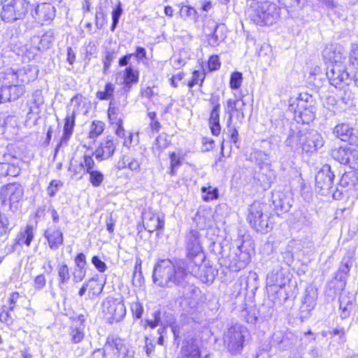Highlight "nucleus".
Wrapping results in <instances>:
<instances>
[{"instance_id": "50", "label": "nucleus", "mask_w": 358, "mask_h": 358, "mask_svg": "<svg viewBox=\"0 0 358 358\" xmlns=\"http://www.w3.org/2000/svg\"><path fill=\"white\" fill-rule=\"evenodd\" d=\"M119 110L113 106L112 101L110 102L109 108L108 110V116L112 124H118V121L121 120L117 117Z\"/></svg>"}, {"instance_id": "39", "label": "nucleus", "mask_w": 358, "mask_h": 358, "mask_svg": "<svg viewBox=\"0 0 358 358\" xmlns=\"http://www.w3.org/2000/svg\"><path fill=\"white\" fill-rule=\"evenodd\" d=\"M115 86L113 84L108 83L105 85L103 91H98L96 92V98L100 100H109L113 97Z\"/></svg>"}, {"instance_id": "21", "label": "nucleus", "mask_w": 358, "mask_h": 358, "mask_svg": "<svg viewBox=\"0 0 358 358\" xmlns=\"http://www.w3.org/2000/svg\"><path fill=\"white\" fill-rule=\"evenodd\" d=\"M55 8L50 3H43L36 6L32 16L38 22L51 20L55 17Z\"/></svg>"}, {"instance_id": "41", "label": "nucleus", "mask_w": 358, "mask_h": 358, "mask_svg": "<svg viewBox=\"0 0 358 358\" xmlns=\"http://www.w3.org/2000/svg\"><path fill=\"white\" fill-rule=\"evenodd\" d=\"M201 192L203 194L202 198L206 201H210L218 198L219 194L217 188H213L211 186L203 187Z\"/></svg>"}, {"instance_id": "42", "label": "nucleus", "mask_w": 358, "mask_h": 358, "mask_svg": "<svg viewBox=\"0 0 358 358\" xmlns=\"http://www.w3.org/2000/svg\"><path fill=\"white\" fill-rule=\"evenodd\" d=\"M88 174L90 175L89 181L94 187L100 186L103 181V174L98 170L91 171Z\"/></svg>"}, {"instance_id": "37", "label": "nucleus", "mask_w": 358, "mask_h": 358, "mask_svg": "<svg viewBox=\"0 0 358 358\" xmlns=\"http://www.w3.org/2000/svg\"><path fill=\"white\" fill-rule=\"evenodd\" d=\"M346 65L350 71L358 68V43L352 44L349 55L347 56Z\"/></svg>"}, {"instance_id": "47", "label": "nucleus", "mask_w": 358, "mask_h": 358, "mask_svg": "<svg viewBox=\"0 0 358 358\" xmlns=\"http://www.w3.org/2000/svg\"><path fill=\"white\" fill-rule=\"evenodd\" d=\"M115 58V52L113 50H108L106 52V55L104 58L103 59V73L104 74L108 73V70L109 69L111 62Z\"/></svg>"}, {"instance_id": "14", "label": "nucleus", "mask_w": 358, "mask_h": 358, "mask_svg": "<svg viewBox=\"0 0 358 358\" xmlns=\"http://www.w3.org/2000/svg\"><path fill=\"white\" fill-rule=\"evenodd\" d=\"M185 247L187 250V262L194 260V258L202 252L201 235L196 230H191L185 238Z\"/></svg>"}, {"instance_id": "46", "label": "nucleus", "mask_w": 358, "mask_h": 358, "mask_svg": "<svg viewBox=\"0 0 358 358\" xmlns=\"http://www.w3.org/2000/svg\"><path fill=\"white\" fill-rule=\"evenodd\" d=\"M180 14L182 17L189 18L191 20H196L197 18V12L196 10L189 6H182L180 10Z\"/></svg>"}, {"instance_id": "64", "label": "nucleus", "mask_w": 358, "mask_h": 358, "mask_svg": "<svg viewBox=\"0 0 358 358\" xmlns=\"http://www.w3.org/2000/svg\"><path fill=\"white\" fill-rule=\"evenodd\" d=\"M76 267L85 268L86 257L83 253H79L75 258Z\"/></svg>"}, {"instance_id": "22", "label": "nucleus", "mask_w": 358, "mask_h": 358, "mask_svg": "<svg viewBox=\"0 0 358 358\" xmlns=\"http://www.w3.org/2000/svg\"><path fill=\"white\" fill-rule=\"evenodd\" d=\"M143 228L150 233H152L157 229H161L164 227V221L160 220L159 216L155 215L150 211L143 213Z\"/></svg>"}, {"instance_id": "38", "label": "nucleus", "mask_w": 358, "mask_h": 358, "mask_svg": "<svg viewBox=\"0 0 358 358\" xmlns=\"http://www.w3.org/2000/svg\"><path fill=\"white\" fill-rule=\"evenodd\" d=\"M353 130L354 128L350 127L349 124L342 123L334 127V133L341 141L346 142L345 137H348L351 131Z\"/></svg>"}, {"instance_id": "53", "label": "nucleus", "mask_w": 358, "mask_h": 358, "mask_svg": "<svg viewBox=\"0 0 358 358\" xmlns=\"http://www.w3.org/2000/svg\"><path fill=\"white\" fill-rule=\"evenodd\" d=\"M339 98L343 103L350 106L353 102L354 94L349 89H345L341 92Z\"/></svg>"}, {"instance_id": "25", "label": "nucleus", "mask_w": 358, "mask_h": 358, "mask_svg": "<svg viewBox=\"0 0 358 358\" xmlns=\"http://www.w3.org/2000/svg\"><path fill=\"white\" fill-rule=\"evenodd\" d=\"M354 151L350 148L340 147L332 150L331 156L341 164L350 166Z\"/></svg>"}, {"instance_id": "40", "label": "nucleus", "mask_w": 358, "mask_h": 358, "mask_svg": "<svg viewBox=\"0 0 358 358\" xmlns=\"http://www.w3.org/2000/svg\"><path fill=\"white\" fill-rule=\"evenodd\" d=\"M104 130V123L101 121H93L90 126V131L89 137L90 138H95L100 136Z\"/></svg>"}, {"instance_id": "12", "label": "nucleus", "mask_w": 358, "mask_h": 358, "mask_svg": "<svg viewBox=\"0 0 358 358\" xmlns=\"http://www.w3.org/2000/svg\"><path fill=\"white\" fill-rule=\"evenodd\" d=\"M203 32L208 36V44L215 47L227 37V28L224 24H217L210 19L203 24Z\"/></svg>"}, {"instance_id": "32", "label": "nucleus", "mask_w": 358, "mask_h": 358, "mask_svg": "<svg viewBox=\"0 0 358 358\" xmlns=\"http://www.w3.org/2000/svg\"><path fill=\"white\" fill-rule=\"evenodd\" d=\"M34 238V228L31 225H27L24 230L20 231L15 238V245L23 244L29 246Z\"/></svg>"}, {"instance_id": "1", "label": "nucleus", "mask_w": 358, "mask_h": 358, "mask_svg": "<svg viewBox=\"0 0 358 358\" xmlns=\"http://www.w3.org/2000/svg\"><path fill=\"white\" fill-rule=\"evenodd\" d=\"M192 275L204 283H211L215 278L216 271L212 266H199L194 260L178 261L174 264L165 259L155 264L152 278L159 287L182 289V296L188 298L196 291V287L189 282Z\"/></svg>"}, {"instance_id": "52", "label": "nucleus", "mask_w": 358, "mask_h": 358, "mask_svg": "<svg viewBox=\"0 0 358 358\" xmlns=\"http://www.w3.org/2000/svg\"><path fill=\"white\" fill-rule=\"evenodd\" d=\"M152 318L147 320L148 324L152 329H155L158 325H164V323L161 321V312L159 310L155 311L152 315Z\"/></svg>"}, {"instance_id": "51", "label": "nucleus", "mask_w": 358, "mask_h": 358, "mask_svg": "<svg viewBox=\"0 0 358 358\" xmlns=\"http://www.w3.org/2000/svg\"><path fill=\"white\" fill-rule=\"evenodd\" d=\"M352 306V304L350 301H348L346 303H345L343 300H340V315L342 319H345L349 317Z\"/></svg>"}, {"instance_id": "17", "label": "nucleus", "mask_w": 358, "mask_h": 358, "mask_svg": "<svg viewBox=\"0 0 358 358\" xmlns=\"http://www.w3.org/2000/svg\"><path fill=\"white\" fill-rule=\"evenodd\" d=\"M25 92L24 86L17 83H6L5 76H3V84L1 87V96L3 101L16 100Z\"/></svg>"}, {"instance_id": "63", "label": "nucleus", "mask_w": 358, "mask_h": 358, "mask_svg": "<svg viewBox=\"0 0 358 358\" xmlns=\"http://www.w3.org/2000/svg\"><path fill=\"white\" fill-rule=\"evenodd\" d=\"M346 142L349 144L358 147V129H354L348 137H345Z\"/></svg>"}, {"instance_id": "18", "label": "nucleus", "mask_w": 358, "mask_h": 358, "mask_svg": "<svg viewBox=\"0 0 358 358\" xmlns=\"http://www.w3.org/2000/svg\"><path fill=\"white\" fill-rule=\"evenodd\" d=\"M116 146L112 137L107 136L101 142L99 146L95 150L94 155L96 159L99 160H104L110 157L115 150Z\"/></svg>"}, {"instance_id": "48", "label": "nucleus", "mask_w": 358, "mask_h": 358, "mask_svg": "<svg viewBox=\"0 0 358 358\" xmlns=\"http://www.w3.org/2000/svg\"><path fill=\"white\" fill-rule=\"evenodd\" d=\"M82 162L85 173H89L90 172L96 170L94 169L95 163L92 156L85 155L83 157Z\"/></svg>"}, {"instance_id": "33", "label": "nucleus", "mask_w": 358, "mask_h": 358, "mask_svg": "<svg viewBox=\"0 0 358 358\" xmlns=\"http://www.w3.org/2000/svg\"><path fill=\"white\" fill-rule=\"evenodd\" d=\"M220 105L217 104L213 108L210 119L209 124L213 135L217 136L220 133L221 127L220 124Z\"/></svg>"}, {"instance_id": "30", "label": "nucleus", "mask_w": 358, "mask_h": 358, "mask_svg": "<svg viewBox=\"0 0 358 358\" xmlns=\"http://www.w3.org/2000/svg\"><path fill=\"white\" fill-rule=\"evenodd\" d=\"M105 346L112 350L117 357H120L122 351L127 347L122 339L114 335L108 336Z\"/></svg>"}, {"instance_id": "11", "label": "nucleus", "mask_w": 358, "mask_h": 358, "mask_svg": "<svg viewBox=\"0 0 358 358\" xmlns=\"http://www.w3.org/2000/svg\"><path fill=\"white\" fill-rule=\"evenodd\" d=\"M0 195L3 202H9L10 208H17L24 196V188L20 183L10 182L1 187Z\"/></svg>"}, {"instance_id": "31", "label": "nucleus", "mask_w": 358, "mask_h": 358, "mask_svg": "<svg viewBox=\"0 0 358 358\" xmlns=\"http://www.w3.org/2000/svg\"><path fill=\"white\" fill-rule=\"evenodd\" d=\"M138 81V72L134 70L131 66L126 68L124 70L123 89L125 92H129L133 84H136Z\"/></svg>"}, {"instance_id": "6", "label": "nucleus", "mask_w": 358, "mask_h": 358, "mask_svg": "<svg viewBox=\"0 0 358 358\" xmlns=\"http://www.w3.org/2000/svg\"><path fill=\"white\" fill-rule=\"evenodd\" d=\"M29 3L26 0H13L4 5L1 12V17L5 22L13 23L22 20L26 15Z\"/></svg>"}, {"instance_id": "60", "label": "nucleus", "mask_w": 358, "mask_h": 358, "mask_svg": "<svg viewBox=\"0 0 358 358\" xmlns=\"http://www.w3.org/2000/svg\"><path fill=\"white\" fill-rule=\"evenodd\" d=\"M127 162V166L131 171H138L140 169L141 162L134 157L128 156V159H126Z\"/></svg>"}, {"instance_id": "54", "label": "nucleus", "mask_w": 358, "mask_h": 358, "mask_svg": "<svg viewBox=\"0 0 358 358\" xmlns=\"http://www.w3.org/2000/svg\"><path fill=\"white\" fill-rule=\"evenodd\" d=\"M87 270L85 268L75 267L73 271V281L75 283L81 282L85 277Z\"/></svg>"}, {"instance_id": "34", "label": "nucleus", "mask_w": 358, "mask_h": 358, "mask_svg": "<svg viewBox=\"0 0 358 358\" xmlns=\"http://www.w3.org/2000/svg\"><path fill=\"white\" fill-rule=\"evenodd\" d=\"M75 110H73L72 113H68L64 119V131L62 137V141H68L73 132L75 127Z\"/></svg>"}, {"instance_id": "55", "label": "nucleus", "mask_w": 358, "mask_h": 358, "mask_svg": "<svg viewBox=\"0 0 358 358\" xmlns=\"http://www.w3.org/2000/svg\"><path fill=\"white\" fill-rule=\"evenodd\" d=\"M69 170V171L73 173L74 175L83 176L85 173L82 160L79 163L77 162H71Z\"/></svg>"}, {"instance_id": "61", "label": "nucleus", "mask_w": 358, "mask_h": 358, "mask_svg": "<svg viewBox=\"0 0 358 358\" xmlns=\"http://www.w3.org/2000/svg\"><path fill=\"white\" fill-rule=\"evenodd\" d=\"M208 67L210 71H215L220 69V62L217 55H213L209 58Z\"/></svg>"}, {"instance_id": "36", "label": "nucleus", "mask_w": 358, "mask_h": 358, "mask_svg": "<svg viewBox=\"0 0 358 358\" xmlns=\"http://www.w3.org/2000/svg\"><path fill=\"white\" fill-rule=\"evenodd\" d=\"M243 95H241L240 98L236 99L235 100L230 99L228 101V108L231 111H234L236 113V116L238 118L243 119L244 118V106L245 102L243 101Z\"/></svg>"}, {"instance_id": "44", "label": "nucleus", "mask_w": 358, "mask_h": 358, "mask_svg": "<svg viewBox=\"0 0 358 358\" xmlns=\"http://www.w3.org/2000/svg\"><path fill=\"white\" fill-rule=\"evenodd\" d=\"M54 41V33L52 30L47 31L44 33L40 41V45L43 49L49 48L50 44Z\"/></svg>"}, {"instance_id": "62", "label": "nucleus", "mask_w": 358, "mask_h": 358, "mask_svg": "<svg viewBox=\"0 0 358 358\" xmlns=\"http://www.w3.org/2000/svg\"><path fill=\"white\" fill-rule=\"evenodd\" d=\"M131 311L133 313L134 316L136 318L139 319L141 317L143 309L142 306L138 302H134L131 303Z\"/></svg>"}, {"instance_id": "4", "label": "nucleus", "mask_w": 358, "mask_h": 358, "mask_svg": "<svg viewBox=\"0 0 358 358\" xmlns=\"http://www.w3.org/2000/svg\"><path fill=\"white\" fill-rule=\"evenodd\" d=\"M289 110L293 112L295 117L299 118L298 121H301L303 124H308L315 117L313 97L308 94H300L297 99L291 100Z\"/></svg>"}, {"instance_id": "43", "label": "nucleus", "mask_w": 358, "mask_h": 358, "mask_svg": "<svg viewBox=\"0 0 358 358\" xmlns=\"http://www.w3.org/2000/svg\"><path fill=\"white\" fill-rule=\"evenodd\" d=\"M243 74L241 72H233L231 74L230 80H229V85L230 87L232 90H237L238 89L242 83H243Z\"/></svg>"}, {"instance_id": "5", "label": "nucleus", "mask_w": 358, "mask_h": 358, "mask_svg": "<svg viewBox=\"0 0 358 358\" xmlns=\"http://www.w3.org/2000/svg\"><path fill=\"white\" fill-rule=\"evenodd\" d=\"M6 83H17L18 85L28 84L37 77V69L31 65H26L22 68H9L3 73Z\"/></svg>"}, {"instance_id": "26", "label": "nucleus", "mask_w": 358, "mask_h": 358, "mask_svg": "<svg viewBox=\"0 0 358 358\" xmlns=\"http://www.w3.org/2000/svg\"><path fill=\"white\" fill-rule=\"evenodd\" d=\"M58 287L64 290L71 279L70 270L68 265L62 262L57 266Z\"/></svg>"}, {"instance_id": "7", "label": "nucleus", "mask_w": 358, "mask_h": 358, "mask_svg": "<svg viewBox=\"0 0 358 358\" xmlns=\"http://www.w3.org/2000/svg\"><path fill=\"white\" fill-rule=\"evenodd\" d=\"M22 160L0 148V178L17 177L21 173Z\"/></svg>"}, {"instance_id": "23", "label": "nucleus", "mask_w": 358, "mask_h": 358, "mask_svg": "<svg viewBox=\"0 0 358 358\" xmlns=\"http://www.w3.org/2000/svg\"><path fill=\"white\" fill-rule=\"evenodd\" d=\"M339 185L346 190H358V173L355 171L345 172L340 180Z\"/></svg>"}, {"instance_id": "9", "label": "nucleus", "mask_w": 358, "mask_h": 358, "mask_svg": "<svg viewBox=\"0 0 358 358\" xmlns=\"http://www.w3.org/2000/svg\"><path fill=\"white\" fill-rule=\"evenodd\" d=\"M264 206L258 202L250 206V213L248 215V220L251 227L257 231L266 233L268 231V223L267 216L263 214Z\"/></svg>"}, {"instance_id": "13", "label": "nucleus", "mask_w": 358, "mask_h": 358, "mask_svg": "<svg viewBox=\"0 0 358 358\" xmlns=\"http://www.w3.org/2000/svg\"><path fill=\"white\" fill-rule=\"evenodd\" d=\"M244 335L241 327H230L224 335V343L232 354L239 353L243 348Z\"/></svg>"}, {"instance_id": "24", "label": "nucleus", "mask_w": 358, "mask_h": 358, "mask_svg": "<svg viewBox=\"0 0 358 358\" xmlns=\"http://www.w3.org/2000/svg\"><path fill=\"white\" fill-rule=\"evenodd\" d=\"M43 103L44 99L42 91L40 90H35L32 93L31 99L27 101V106H29L28 115L31 113L39 114Z\"/></svg>"}, {"instance_id": "58", "label": "nucleus", "mask_w": 358, "mask_h": 358, "mask_svg": "<svg viewBox=\"0 0 358 358\" xmlns=\"http://www.w3.org/2000/svg\"><path fill=\"white\" fill-rule=\"evenodd\" d=\"M46 285V279L43 274L38 275L34 280V287L36 289H42Z\"/></svg>"}, {"instance_id": "3", "label": "nucleus", "mask_w": 358, "mask_h": 358, "mask_svg": "<svg viewBox=\"0 0 358 358\" xmlns=\"http://www.w3.org/2000/svg\"><path fill=\"white\" fill-rule=\"evenodd\" d=\"M249 16L255 24L260 26L272 25L280 17L279 9L275 3L253 1L248 9Z\"/></svg>"}, {"instance_id": "49", "label": "nucleus", "mask_w": 358, "mask_h": 358, "mask_svg": "<svg viewBox=\"0 0 358 358\" xmlns=\"http://www.w3.org/2000/svg\"><path fill=\"white\" fill-rule=\"evenodd\" d=\"M62 185L63 183L61 180H52L47 188L48 194L51 197L55 196L57 192L59 191V188L62 186Z\"/></svg>"}, {"instance_id": "2", "label": "nucleus", "mask_w": 358, "mask_h": 358, "mask_svg": "<svg viewBox=\"0 0 358 358\" xmlns=\"http://www.w3.org/2000/svg\"><path fill=\"white\" fill-rule=\"evenodd\" d=\"M285 143L292 149L301 148L303 152H313L321 148L324 141L322 136L316 131L292 129Z\"/></svg>"}, {"instance_id": "19", "label": "nucleus", "mask_w": 358, "mask_h": 358, "mask_svg": "<svg viewBox=\"0 0 358 358\" xmlns=\"http://www.w3.org/2000/svg\"><path fill=\"white\" fill-rule=\"evenodd\" d=\"M317 298V290L313 287L306 289L305 295L302 300V305L300 308L301 317H306L309 313L314 309Z\"/></svg>"}, {"instance_id": "59", "label": "nucleus", "mask_w": 358, "mask_h": 358, "mask_svg": "<svg viewBox=\"0 0 358 358\" xmlns=\"http://www.w3.org/2000/svg\"><path fill=\"white\" fill-rule=\"evenodd\" d=\"M92 263L99 272H104L107 269L105 262L101 261L97 256H94L92 258Z\"/></svg>"}, {"instance_id": "10", "label": "nucleus", "mask_w": 358, "mask_h": 358, "mask_svg": "<svg viewBox=\"0 0 358 358\" xmlns=\"http://www.w3.org/2000/svg\"><path fill=\"white\" fill-rule=\"evenodd\" d=\"M350 69L344 64H331L327 66V76L331 85L338 87L343 83L350 81Z\"/></svg>"}, {"instance_id": "35", "label": "nucleus", "mask_w": 358, "mask_h": 358, "mask_svg": "<svg viewBox=\"0 0 358 358\" xmlns=\"http://www.w3.org/2000/svg\"><path fill=\"white\" fill-rule=\"evenodd\" d=\"M69 335L73 343H79L85 337V324H72L70 327Z\"/></svg>"}, {"instance_id": "57", "label": "nucleus", "mask_w": 358, "mask_h": 358, "mask_svg": "<svg viewBox=\"0 0 358 358\" xmlns=\"http://www.w3.org/2000/svg\"><path fill=\"white\" fill-rule=\"evenodd\" d=\"M122 13V9L120 5H119L115 9H114L113 10V13H112L113 23L111 25V31H114L115 29L116 28V26L119 22V19H120Z\"/></svg>"}, {"instance_id": "16", "label": "nucleus", "mask_w": 358, "mask_h": 358, "mask_svg": "<svg viewBox=\"0 0 358 358\" xmlns=\"http://www.w3.org/2000/svg\"><path fill=\"white\" fill-rule=\"evenodd\" d=\"M324 59L331 64H346L347 56L343 48L337 44L327 45L322 52Z\"/></svg>"}, {"instance_id": "56", "label": "nucleus", "mask_w": 358, "mask_h": 358, "mask_svg": "<svg viewBox=\"0 0 358 358\" xmlns=\"http://www.w3.org/2000/svg\"><path fill=\"white\" fill-rule=\"evenodd\" d=\"M148 116L150 120V127L152 131L158 132L161 128V124L157 120V114L155 112H149Z\"/></svg>"}, {"instance_id": "15", "label": "nucleus", "mask_w": 358, "mask_h": 358, "mask_svg": "<svg viewBox=\"0 0 358 358\" xmlns=\"http://www.w3.org/2000/svg\"><path fill=\"white\" fill-rule=\"evenodd\" d=\"M334 174L329 164H324L315 176L316 187L323 191L330 190L333 187Z\"/></svg>"}, {"instance_id": "8", "label": "nucleus", "mask_w": 358, "mask_h": 358, "mask_svg": "<svg viewBox=\"0 0 358 358\" xmlns=\"http://www.w3.org/2000/svg\"><path fill=\"white\" fill-rule=\"evenodd\" d=\"M102 309L110 323L121 321L126 315V307L120 299L106 298L102 303Z\"/></svg>"}, {"instance_id": "45", "label": "nucleus", "mask_w": 358, "mask_h": 358, "mask_svg": "<svg viewBox=\"0 0 358 358\" xmlns=\"http://www.w3.org/2000/svg\"><path fill=\"white\" fill-rule=\"evenodd\" d=\"M205 79V74L199 71H194L192 73V79L188 82L187 86L189 88H192L194 85L199 84L200 81V86L202 85V83Z\"/></svg>"}, {"instance_id": "28", "label": "nucleus", "mask_w": 358, "mask_h": 358, "mask_svg": "<svg viewBox=\"0 0 358 358\" xmlns=\"http://www.w3.org/2000/svg\"><path fill=\"white\" fill-rule=\"evenodd\" d=\"M271 198L273 204L276 210L280 212H286L289 210L291 206L289 203L288 199L282 192H274L272 194Z\"/></svg>"}, {"instance_id": "27", "label": "nucleus", "mask_w": 358, "mask_h": 358, "mask_svg": "<svg viewBox=\"0 0 358 358\" xmlns=\"http://www.w3.org/2000/svg\"><path fill=\"white\" fill-rule=\"evenodd\" d=\"M352 253L351 252H348L342 259L336 278H338L341 281L345 280L346 277L352 266Z\"/></svg>"}, {"instance_id": "20", "label": "nucleus", "mask_w": 358, "mask_h": 358, "mask_svg": "<svg viewBox=\"0 0 358 358\" xmlns=\"http://www.w3.org/2000/svg\"><path fill=\"white\" fill-rule=\"evenodd\" d=\"M44 236L47 239L50 248L52 250H57L63 244V233L56 226L48 227Z\"/></svg>"}, {"instance_id": "29", "label": "nucleus", "mask_w": 358, "mask_h": 358, "mask_svg": "<svg viewBox=\"0 0 358 358\" xmlns=\"http://www.w3.org/2000/svg\"><path fill=\"white\" fill-rule=\"evenodd\" d=\"M85 285L87 287V297L90 299H93L98 296L103 291L104 285L98 279L92 278L85 282Z\"/></svg>"}]
</instances>
